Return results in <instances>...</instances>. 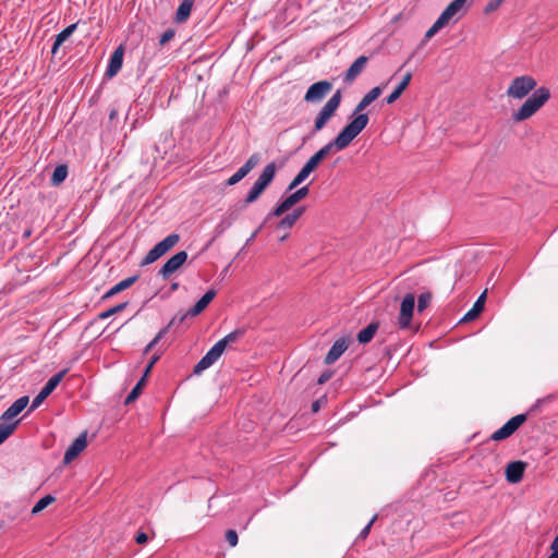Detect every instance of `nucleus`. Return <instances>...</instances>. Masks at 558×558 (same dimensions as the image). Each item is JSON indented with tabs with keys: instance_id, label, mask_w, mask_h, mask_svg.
Listing matches in <instances>:
<instances>
[{
	"instance_id": "nucleus-9",
	"label": "nucleus",
	"mask_w": 558,
	"mask_h": 558,
	"mask_svg": "<svg viewBox=\"0 0 558 558\" xmlns=\"http://www.w3.org/2000/svg\"><path fill=\"white\" fill-rule=\"evenodd\" d=\"M526 414H518L511 417L506 424L492 434L490 439L499 441L510 437L526 421Z\"/></svg>"
},
{
	"instance_id": "nucleus-59",
	"label": "nucleus",
	"mask_w": 558,
	"mask_h": 558,
	"mask_svg": "<svg viewBox=\"0 0 558 558\" xmlns=\"http://www.w3.org/2000/svg\"><path fill=\"white\" fill-rule=\"evenodd\" d=\"M170 289H171V291L178 290L179 289V283L178 282L171 283Z\"/></svg>"
},
{
	"instance_id": "nucleus-30",
	"label": "nucleus",
	"mask_w": 558,
	"mask_h": 558,
	"mask_svg": "<svg viewBox=\"0 0 558 558\" xmlns=\"http://www.w3.org/2000/svg\"><path fill=\"white\" fill-rule=\"evenodd\" d=\"M180 240L179 234L171 233L167 235L163 240L158 242L155 246L158 248V251L165 255L168 251H170Z\"/></svg>"
},
{
	"instance_id": "nucleus-26",
	"label": "nucleus",
	"mask_w": 558,
	"mask_h": 558,
	"mask_svg": "<svg viewBox=\"0 0 558 558\" xmlns=\"http://www.w3.org/2000/svg\"><path fill=\"white\" fill-rule=\"evenodd\" d=\"M486 300V291H484L473 304V307L463 316L462 322H471L475 319L481 312L484 310V304Z\"/></svg>"
},
{
	"instance_id": "nucleus-33",
	"label": "nucleus",
	"mask_w": 558,
	"mask_h": 558,
	"mask_svg": "<svg viewBox=\"0 0 558 558\" xmlns=\"http://www.w3.org/2000/svg\"><path fill=\"white\" fill-rule=\"evenodd\" d=\"M19 423L20 420L12 423H0V445L13 434Z\"/></svg>"
},
{
	"instance_id": "nucleus-34",
	"label": "nucleus",
	"mask_w": 558,
	"mask_h": 558,
	"mask_svg": "<svg viewBox=\"0 0 558 558\" xmlns=\"http://www.w3.org/2000/svg\"><path fill=\"white\" fill-rule=\"evenodd\" d=\"M68 177V167L64 165L57 166L51 175V183L53 185H59L62 183Z\"/></svg>"
},
{
	"instance_id": "nucleus-46",
	"label": "nucleus",
	"mask_w": 558,
	"mask_h": 558,
	"mask_svg": "<svg viewBox=\"0 0 558 558\" xmlns=\"http://www.w3.org/2000/svg\"><path fill=\"white\" fill-rule=\"evenodd\" d=\"M289 206L282 199L268 216L280 217L289 210Z\"/></svg>"
},
{
	"instance_id": "nucleus-50",
	"label": "nucleus",
	"mask_w": 558,
	"mask_h": 558,
	"mask_svg": "<svg viewBox=\"0 0 558 558\" xmlns=\"http://www.w3.org/2000/svg\"><path fill=\"white\" fill-rule=\"evenodd\" d=\"M174 35H175L174 29H172V28L167 29V31L161 35V37H160V39H159V44H160L161 46L166 45L168 41H170V40L174 37Z\"/></svg>"
},
{
	"instance_id": "nucleus-43",
	"label": "nucleus",
	"mask_w": 558,
	"mask_h": 558,
	"mask_svg": "<svg viewBox=\"0 0 558 558\" xmlns=\"http://www.w3.org/2000/svg\"><path fill=\"white\" fill-rule=\"evenodd\" d=\"M76 27H77V23H73V24L66 26L62 32H60L56 36V38L59 39L60 41L64 43L74 33Z\"/></svg>"
},
{
	"instance_id": "nucleus-3",
	"label": "nucleus",
	"mask_w": 558,
	"mask_h": 558,
	"mask_svg": "<svg viewBox=\"0 0 558 558\" xmlns=\"http://www.w3.org/2000/svg\"><path fill=\"white\" fill-rule=\"evenodd\" d=\"M277 166L275 162H269L262 171L253 186L248 191L247 195L243 201V207L256 202L263 192L272 182L276 175Z\"/></svg>"
},
{
	"instance_id": "nucleus-45",
	"label": "nucleus",
	"mask_w": 558,
	"mask_h": 558,
	"mask_svg": "<svg viewBox=\"0 0 558 558\" xmlns=\"http://www.w3.org/2000/svg\"><path fill=\"white\" fill-rule=\"evenodd\" d=\"M247 174L245 172H243L240 168L238 169V171L232 174L226 182V185L228 186H231V185H235L236 183H239L242 179H244Z\"/></svg>"
},
{
	"instance_id": "nucleus-14",
	"label": "nucleus",
	"mask_w": 558,
	"mask_h": 558,
	"mask_svg": "<svg viewBox=\"0 0 558 558\" xmlns=\"http://www.w3.org/2000/svg\"><path fill=\"white\" fill-rule=\"evenodd\" d=\"M222 351L215 343L209 351L198 361V363L193 368L194 375H201L204 371L214 365L218 359L222 355Z\"/></svg>"
},
{
	"instance_id": "nucleus-10",
	"label": "nucleus",
	"mask_w": 558,
	"mask_h": 558,
	"mask_svg": "<svg viewBox=\"0 0 558 558\" xmlns=\"http://www.w3.org/2000/svg\"><path fill=\"white\" fill-rule=\"evenodd\" d=\"M332 89V84L328 81H319L312 84L304 96L306 102H320Z\"/></svg>"
},
{
	"instance_id": "nucleus-29",
	"label": "nucleus",
	"mask_w": 558,
	"mask_h": 558,
	"mask_svg": "<svg viewBox=\"0 0 558 558\" xmlns=\"http://www.w3.org/2000/svg\"><path fill=\"white\" fill-rule=\"evenodd\" d=\"M378 323H371L369 325H367L357 333V341L363 344L368 343L375 336L376 331L378 330Z\"/></svg>"
},
{
	"instance_id": "nucleus-24",
	"label": "nucleus",
	"mask_w": 558,
	"mask_h": 558,
	"mask_svg": "<svg viewBox=\"0 0 558 558\" xmlns=\"http://www.w3.org/2000/svg\"><path fill=\"white\" fill-rule=\"evenodd\" d=\"M137 279H138V276H132V277H128V278L123 279L122 281L118 282L112 288H110L105 293L102 299L111 298V296L116 295L117 293H120V292L129 289L131 286H133L137 281Z\"/></svg>"
},
{
	"instance_id": "nucleus-35",
	"label": "nucleus",
	"mask_w": 558,
	"mask_h": 558,
	"mask_svg": "<svg viewBox=\"0 0 558 558\" xmlns=\"http://www.w3.org/2000/svg\"><path fill=\"white\" fill-rule=\"evenodd\" d=\"M146 378L142 376V378L137 381V384L133 387L131 392L125 398V404H129L133 401H135L142 391L143 386L145 385Z\"/></svg>"
},
{
	"instance_id": "nucleus-12",
	"label": "nucleus",
	"mask_w": 558,
	"mask_h": 558,
	"mask_svg": "<svg viewBox=\"0 0 558 558\" xmlns=\"http://www.w3.org/2000/svg\"><path fill=\"white\" fill-rule=\"evenodd\" d=\"M415 307V298L412 293H408L400 305V314L398 317V324L401 328H408L410 326L413 311Z\"/></svg>"
},
{
	"instance_id": "nucleus-15",
	"label": "nucleus",
	"mask_w": 558,
	"mask_h": 558,
	"mask_svg": "<svg viewBox=\"0 0 558 558\" xmlns=\"http://www.w3.org/2000/svg\"><path fill=\"white\" fill-rule=\"evenodd\" d=\"M368 62V57L360 56L345 71L343 76V83L351 84L355 78L365 70Z\"/></svg>"
},
{
	"instance_id": "nucleus-2",
	"label": "nucleus",
	"mask_w": 558,
	"mask_h": 558,
	"mask_svg": "<svg viewBox=\"0 0 558 558\" xmlns=\"http://www.w3.org/2000/svg\"><path fill=\"white\" fill-rule=\"evenodd\" d=\"M550 92L547 87H539L526 98L519 110L513 112L512 118L517 122L524 121L536 113L549 99Z\"/></svg>"
},
{
	"instance_id": "nucleus-25",
	"label": "nucleus",
	"mask_w": 558,
	"mask_h": 558,
	"mask_svg": "<svg viewBox=\"0 0 558 558\" xmlns=\"http://www.w3.org/2000/svg\"><path fill=\"white\" fill-rule=\"evenodd\" d=\"M412 78V73L408 72L402 81L397 85V87L393 89V92L385 98V101L388 105L393 104L405 90V88L409 86Z\"/></svg>"
},
{
	"instance_id": "nucleus-42",
	"label": "nucleus",
	"mask_w": 558,
	"mask_h": 558,
	"mask_svg": "<svg viewBox=\"0 0 558 558\" xmlns=\"http://www.w3.org/2000/svg\"><path fill=\"white\" fill-rule=\"evenodd\" d=\"M161 256H162V254L158 251V248L156 246H154L151 250L148 251V253L144 257L142 264L143 265L151 264V263L156 262Z\"/></svg>"
},
{
	"instance_id": "nucleus-23",
	"label": "nucleus",
	"mask_w": 558,
	"mask_h": 558,
	"mask_svg": "<svg viewBox=\"0 0 558 558\" xmlns=\"http://www.w3.org/2000/svg\"><path fill=\"white\" fill-rule=\"evenodd\" d=\"M305 207H299L294 209L292 213L287 214L277 225L278 229L289 230L294 223L299 220V218L304 214Z\"/></svg>"
},
{
	"instance_id": "nucleus-17",
	"label": "nucleus",
	"mask_w": 558,
	"mask_h": 558,
	"mask_svg": "<svg viewBox=\"0 0 558 558\" xmlns=\"http://www.w3.org/2000/svg\"><path fill=\"white\" fill-rule=\"evenodd\" d=\"M348 347V338L342 337L336 340L325 356V363L327 365L333 364L347 351Z\"/></svg>"
},
{
	"instance_id": "nucleus-11",
	"label": "nucleus",
	"mask_w": 558,
	"mask_h": 558,
	"mask_svg": "<svg viewBox=\"0 0 558 558\" xmlns=\"http://www.w3.org/2000/svg\"><path fill=\"white\" fill-rule=\"evenodd\" d=\"M187 259V253L180 251L171 256L160 268L159 275L163 280H167L173 272H175Z\"/></svg>"
},
{
	"instance_id": "nucleus-58",
	"label": "nucleus",
	"mask_w": 558,
	"mask_h": 558,
	"mask_svg": "<svg viewBox=\"0 0 558 558\" xmlns=\"http://www.w3.org/2000/svg\"><path fill=\"white\" fill-rule=\"evenodd\" d=\"M116 116H117V110L112 109V110L110 111V113H109V119H110V120H113V119L116 118Z\"/></svg>"
},
{
	"instance_id": "nucleus-54",
	"label": "nucleus",
	"mask_w": 558,
	"mask_h": 558,
	"mask_svg": "<svg viewBox=\"0 0 558 558\" xmlns=\"http://www.w3.org/2000/svg\"><path fill=\"white\" fill-rule=\"evenodd\" d=\"M135 541L137 544H145L148 541V535L145 532H138L135 536Z\"/></svg>"
},
{
	"instance_id": "nucleus-8",
	"label": "nucleus",
	"mask_w": 558,
	"mask_h": 558,
	"mask_svg": "<svg viewBox=\"0 0 558 558\" xmlns=\"http://www.w3.org/2000/svg\"><path fill=\"white\" fill-rule=\"evenodd\" d=\"M526 414H518L511 417L506 424L492 434L490 439L499 441L510 437L526 421Z\"/></svg>"
},
{
	"instance_id": "nucleus-27",
	"label": "nucleus",
	"mask_w": 558,
	"mask_h": 558,
	"mask_svg": "<svg viewBox=\"0 0 558 558\" xmlns=\"http://www.w3.org/2000/svg\"><path fill=\"white\" fill-rule=\"evenodd\" d=\"M243 208V204L230 207L226 213V217L218 225V228H221L222 231L229 228L238 219L240 210Z\"/></svg>"
},
{
	"instance_id": "nucleus-32",
	"label": "nucleus",
	"mask_w": 558,
	"mask_h": 558,
	"mask_svg": "<svg viewBox=\"0 0 558 558\" xmlns=\"http://www.w3.org/2000/svg\"><path fill=\"white\" fill-rule=\"evenodd\" d=\"M310 190L308 186H302L299 190H296L294 193L290 194L288 197H286L283 201L289 206V208L293 207L296 203H299L301 199L307 196Z\"/></svg>"
},
{
	"instance_id": "nucleus-4",
	"label": "nucleus",
	"mask_w": 558,
	"mask_h": 558,
	"mask_svg": "<svg viewBox=\"0 0 558 558\" xmlns=\"http://www.w3.org/2000/svg\"><path fill=\"white\" fill-rule=\"evenodd\" d=\"M341 102V92L337 90L328 101L323 106L314 121L313 130L311 131V136L315 135L317 132L322 131L327 122L333 117L335 112L339 108Z\"/></svg>"
},
{
	"instance_id": "nucleus-36",
	"label": "nucleus",
	"mask_w": 558,
	"mask_h": 558,
	"mask_svg": "<svg viewBox=\"0 0 558 558\" xmlns=\"http://www.w3.org/2000/svg\"><path fill=\"white\" fill-rule=\"evenodd\" d=\"M260 161V155L258 153H254L248 157L245 163L240 167V169L248 174Z\"/></svg>"
},
{
	"instance_id": "nucleus-38",
	"label": "nucleus",
	"mask_w": 558,
	"mask_h": 558,
	"mask_svg": "<svg viewBox=\"0 0 558 558\" xmlns=\"http://www.w3.org/2000/svg\"><path fill=\"white\" fill-rule=\"evenodd\" d=\"M128 306V302H123V303H120L105 312H101L99 315H98V318L99 319H107L109 318L110 316L123 311L125 307Z\"/></svg>"
},
{
	"instance_id": "nucleus-47",
	"label": "nucleus",
	"mask_w": 558,
	"mask_h": 558,
	"mask_svg": "<svg viewBox=\"0 0 558 558\" xmlns=\"http://www.w3.org/2000/svg\"><path fill=\"white\" fill-rule=\"evenodd\" d=\"M369 104L367 101H364V98H362L360 100V102L355 106L354 110H353V113H352V117L353 119L351 121H353L356 117H359L360 114H365L363 112V110L368 107Z\"/></svg>"
},
{
	"instance_id": "nucleus-19",
	"label": "nucleus",
	"mask_w": 558,
	"mask_h": 558,
	"mask_svg": "<svg viewBox=\"0 0 558 558\" xmlns=\"http://www.w3.org/2000/svg\"><path fill=\"white\" fill-rule=\"evenodd\" d=\"M526 465L521 460L510 462L506 468V480L512 484L519 483L523 477Z\"/></svg>"
},
{
	"instance_id": "nucleus-1",
	"label": "nucleus",
	"mask_w": 558,
	"mask_h": 558,
	"mask_svg": "<svg viewBox=\"0 0 558 558\" xmlns=\"http://www.w3.org/2000/svg\"><path fill=\"white\" fill-rule=\"evenodd\" d=\"M368 121V114H360L353 121H350L332 141L324 145L305 162L299 173L290 182L288 190L292 191L305 181L318 165L333 150L340 151L347 148L366 128Z\"/></svg>"
},
{
	"instance_id": "nucleus-56",
	"label": "nucleus",
	"mask_w": 558,
	"mask_h": 558,
	"mask_svg": "<svg viewBox=\"0 0 558 558\" xmlns=\"http://www.w3.org/2000/svg\"><path fill=\"white\" fill-rule=\"evenodd\" d=\"M320 409V401L319 400H316L312 403V412L316 413L318 412Z\"/></svg>"
},
{
	"instance_id": "nucleus-28",
	"label": "nucleus",
	"mask_w": 558,
	"mask_h": 558,
	"mask_svg": "<svg viewBox=\"0 0 558 558\" xmlns=\"http://www.w3.org/2000/svg\"><path fill=\"white\" fill-rule=\"evenodd\" d=\"M193 4L194 0H183L181 2L175 13V21L178 23H183L190 17Z\"/></svg>"
},
{
	"instance_id": "nucleus-61",
	"label": "nucleus",
	"mask_w": 558,
	"mask_h": 558,
	"mask_svg": "<svg viewBox=\"0 0 558 558\" xmlns=\"http://www.w3.org/2000/svg\"><path fill=\"white\" fill-rule=\"evenodd\" d=\"M287 236H288V234H284V235L281 236L280 240L283 241L284 239H287Z\"/></svg>"
},
{
	"instance_id": "nucleus-55",
	"label": "nucleus",
	"mask_w": 558,
	"mask_h": 558,
	"mask_svg": "<svg viewBox=\"0 0 558 558\" xmlns=\"http://www.w3.org/2000/svg\"><path fill=\"white\" fill-rule=\"evenodd\" d=\"M62 44H63L62 41H60L59 39L54 38V43H53V45H52V47H51V53H52V54H56V53H57V51H58V49L60 48V46H61Z\"/></svg>"
},
{
	"instance_id": "nucleus-52",
	"label": "nucleus",
	"mask_w": 558,
	"mask_h": 558,
	"mask_svg": "<svg viewBox=\"0 0 558 558\" xmlns=\"http://www.w3.org/2000/svg\"><path fill=\"white\" fill-rule=\"evenodd\" d=\"M502 2H504V0H490L486 4L485 12L489 13V12H493V11L497 10Z\"/></svg>"
},
{
	"instance_id": "nucleus-39",
	"label": "nucleus",
	"mask_w": 558,
	"mask_h": 558,
	"mask_svg": "<svg viewBox=\"0 0 558 558\" xmlns=\"http://www.w3.org/2000/svg\"><path fill=\"white\" fill-rule=\"evenodd\" d=\"M169 330V326H166L165 328H162L156 336L155 338L145 347L144 349V354H147L163 337L168 332Z\"/></svg>"
},
{
	"instance_id": "nucleus-21",
	"label": "nucleus",
	"mask_w": 558,
	"mask_h": 558,
	"mask_svg": "<svg viewBox=\"0 0 558 558\" xmlns=\"http://www.w3.org/2000/svg\"><path fill=\"white\" fill-rule=\"evenodd\" d=\"M468 0H452L446 9L438 16L442 22L448 25L449 22L460 12L463 11V7Z\"/></svg>"
},
{
	"instance_id": "nucleus-53",
	"label": "nucleus",
	"mask_w": 558,
	"mask_h": 558,
	"mask_svg": "<svg viewBox=\"0 0 558 558\" xmlns=\"http://www.w3.org/2000/svg\"><path fill=\"white\" fill-rule=\"evenodd\" d=\"M160 355L159 354H154L148 363V365L145 367V371H144V374H143V377H147L148 374L150 373L153 366L155 365V363L159 360Z\"/></svg>"
},
{
	"instance_id": "nucleus-16",
	"label": "nucleus",
	"mask_w": 558,
	"mask_h": 558,
	"mask_svg": "<svg viewBox=\"0 0 558 558\" xmlns=\"http://www.w3.org/2000/svg\"><path fill=\"white\" fill-rule=\"evenodd\" d=\"M29 398L23 396L16 399L0 416L1 423H10L12 418L19 415L28 404Z\"/></svg>"
},
{
	"instance_id": "nucleus-51",
	"label": "nucleus",
	"mask_w": 558,
	"mask_h": 558,
	"mask_svg": "<svg viewBox=\"0 0 558 558\" xmlns=\"http://www.w3.org/2000/svg\"><path fill=\"white\" fill-rule=\"evenodd\" d=\"M376 519H377V514H375V515L371 519V521H369V522H368V523L363 527V530L360 532V534H359V537H360V538H365V537L368 535V533H369V531H371V527H372V525H373V523L375 522V520H376Z\"/></svg>"
},
{
	"instance_id": "nucleus-5",
	"label": "nucleus",
	"mask_w": 558,
	"mask_h": 558,
	"mask_svg": "<svg viewBox=\"0 0 558 558\" xmlns=\"http://www.w3.org/2000/svg\"><path fill=\"white\" fill-rule=\"evenodd\" d=\"M536 85V80L530 75L517 76L509 85L507 95L515 99H522L526 97L530 92L534 90Z\"/></svg>"
},
{
	"instance_id": "nucleus-6",
	"label": "nucleus",
	"mask_w": 558,
	"mask_h": 558,
	"mask_svg": "<svg viewBox=\"0 0 558 558\" xmlns=\"http://www.w3.org/2000/svg\"><path fill=\"white\" fill-rule=\"evenodd\" d=\"M68 373V369H62L51 376L48 381L45 384V386L41 388L39 393L33 399L29 411L36 410L44 400L57 388V386L61 383V380L64 378L65 374Z\"/></svg>"
},
{
	"instance_id": "nucleus-49",
	"label": "nucleus",
	"mask_w": 558,
	"mask_h": 558,
	"mask_svg": "<svg viewBox=\"0 0 558 558\" xmlns=\"http://www.w3.org/2000/svg\"><path fill=\"white\" fill-rule=\"evenodd\" d=\"M187 317H191L189 311L183 314L175 315L167 326L170 328L171 326L182 324Z\"/></svg>"
},
{
	"instance_id": "nucleus-41",
	"label": "nucleus",
	"mask_w": 558,
	"mask_h": 558,
	"mask_svg": "<svg viewBox=\"0 0 558 558\" xmlns=\"http://www.w3.org/2000/svg\"><path fill=\"white\" fill-rule=\"evenodd\" d=\"M432 300V294L429 292H424L418 295L417 300V312L422 313L427 308Z\"/></svg>"
},
{
	"instance_id": "nucleus-7",
	"label": "nucleus",
	"mask_w": 558,
	"mask_h": 558,
	"mask_svg": "<svg viewBox=\"0 0 558 558\" xmlns=\"http://www.w3.org/2000/svg\"><path fill=\"white\" fill-rule=\"evenodd\" d=\"M526 414H518L511 417L506 424L492 434L490 439L499 441L510 437L526 421Z\"/></svg>"
},
{
	"instance_id": "nucleus-20",
	"label": "nucleus",
	"mask_w": 558,
	"mask_h": 558,
	"mask_svg": "<svg viewBox=\"0 0 558 558\" xmlns=\"http://www.w3.org/2000/svg\"><path fill=\"white\" fill-rule=\"evenodd\" d=\"M124 50L119 46L110 56L106 75L111 78L116 76L122 68Z\"/></svg>"
},
{
	"instance_id": "nucleus-31",
	"label": "nucleus",
	"mask_w": 558,
	"mask_h": 558,
	"mask_svg": "<svg viewBox=\"0 0 558 558\" xmlns=\"http://www.w3.org/2000/svg\"><path fill=\"white\" fill-rule=\"evenodd\" d=\"M245 330L244 329H235L225 336L222 339L216 342L219 349L223 352L229 343H233L238 341L241 337H243Z\"/></svg>"
},
{
	"instance_id": "nucleus-18",
	"label": "nucleus",
	"mask_w": 558,
	"mask_h": 558,
	"mask_svg": "<svg viewBox=\"0 0 558 558\" xmlns=\"http://www.w3.org/2000/svg\"><path fill=\"white\" fill-rule=\"evenodd\" d=\"M87 446L86 433L81 434L66 449L63 462L70 463L74 460Z\"/></svg>"
},
{
	"instance_id": "nucleus-60",
	"label": "nucleus",
	"mask_w": 558,
	"mask_h": 558,
	"mask_svg": "<svg viewBox=\"0 0 558 558\" xmlns=\"http://www.w3.org/2000/svg\"><path fill=\"white\" fill-rule=\"evenodd\" d=\"M260 229H262V227H259L254 233H252L248 241L253 240L256 236V234L259 232Z\"/></svg>"
},
{
	"instance_id": "nucleus-44",
	"label": "nucleus",
	"mask_w": 558,
	"mask_h": 558,
	"mask_svg": "<svg viewBox=\"0 0 558 558\" xmlns=\"http://www.w3.org/2000/svg\"><path fill=\"white\" fill-rule=\"evenodd\" d=\"M383 93L381 86H376L372 88L367 94L364 95V101H367L369 105L375 101Z\"/></svg>"
},
{
	"instance_id": "nucleus-13",
	"label": "nucleus",
	"mask_w": 558,
	"mask_h": 558,
	"mask_svg": "<svg viewBox=\"0 0 558 558\" xmlns=\"http://www.w3.org/2000/svg\"><path fill=\"white\" fill-rule=\"evenodd\" d=\"M222 351L215 343L209 351L198 361V363L193 368L194 375H201L204 371L214 365L218 359L222 355Z\"/></svg>"
},
{
	"instance_id": "nucleus-48",
	"label": "nucleus",
	"mask_w": 558,
	"mask_h": 558,
	"mask_svg": "<svg viewBox=\"0 0 558 558\" xmlns=\"http://www.w3.org/2000/svg\"><path fill=\"white\" fill-rule=\"evenodd\" d=\"M226 541L229 543L230 546H236L239 541L238 533L234 530H228L226 532Z\"/></svg>"
},
{
	"instance_id": "nucleus-57",
	"label": "nucleus",
	"mask_w": 558,
	"mask_h": 558,
	"mask_svg": "<svg viewBox=\"0 0 558 558\" xmlns=\"http://www.w3.org/2000/svg\"><path fill=\"white\" fill-rule=\"evenodd\" d=\"M330 375L329 374H323L320 375V377L318 378V384H324L326 383L328 379H329Z\"/></svg>"
},
{
	"instance_id": "nucleus-40",
	"label": "nucleus",
	"mask_w": 558,
	"mask_h": 558,
	"mask_svg": "<svg viewBox=\"0 0 558 558\" xmlns=\"http://www.w3.org/2000/svg\"><path fill=\"white\" fill-rule=\"evenodd\" d=\"M446 24L439 17L435 21V23L428 28L425 33V39H430L434 37Z\"/></svg>"
},
{
	"instance_id": "nucleus-37",
	"label": "nucleus",
	"mask_w": 558,
	"mask_h": 558,
	"mask_svg": "<svg viewBox=\"0 0 558 558\" xmlns=\"http://www.w3.org/2000/svg\"><path fill=\"white\" fill-rule=\"evenodd\" d=\"M54 501V497H52L51 495H46L44 496L43 498H40L36 504L35 506L33 507L32 509V513L33 514H37L39 513L40 511H43L44 509H46L50 504H52Z\"/></svg>"
},
{
	"instance_id": "nucleus-22",
	"label": "nucleus",
	"mask_w": 558,
	"mask_h": 558,
	"mask_svg": "<svg viewBox=\"0 0 558 558\" xmlns=\"http://www.w3.org/2000/svg\"><path fill=\"white\" fill-rule=\"evenodd\" d=\"M216 296L215 290H208L195 304L193 307L189 310V314L191 317H195L199 315L207 306L208 304L214 300Z\"/></svg>"
}]
</instances>
